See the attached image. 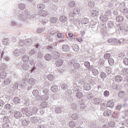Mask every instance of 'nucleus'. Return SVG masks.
<instances>
[{"mask_svg":"<svg viewBox=\"0 0 128 128\" xmlns=\"http://www.w3.org/2000/svg\"><path fill=\"white\" fill-rule=\"evenodd\" d=\"M46 30V28H39L37 30V32H38V34H40V32H44Z\"/></svg>","mask_w":128,"mask_h":128,"instance_id":"3c124183","label":"nucleus"},{"mask_svg":"<svg viewBox=\"0 0 128 128\" xmlns=\"http://www.w3.org/2000/svg\"><path fill=\"white\" fill-rule=\"evenodd\" d=\"M83 87L84 90H90V84L86 83L84 84Z\"/></svg>","mask_w":128,"mask_h":128,"instance_id":"6ab92c4d","label":"nucleus"},{"mask_svg":"<svg viewBox=\"0 0 128 128\" xmlns=\"http://www.w3.org/2000/svg\"><path fill=\"white\" fill-rule=\"evenodd\" d=\"M114 102L112 100H110L107 102V106L110 108H114Z\"/></svg>","mask_w":128,"mask_h":128,"instance_id":"5701e85b","label":"nucleus"},{"mask_svg":"<svg viewBox=\"0 0 128 128\" xmlns=\"http://www.w3.org/2000/svg\"><path fill=\"white\" fill-rule=\"evenodd\" d=\"M32 94L34 96H38V94H40V92L38 90H34L32 91Z\"/></svg>","mask_w":128,"mask_h":128,"instance_id":"c03bdc74","label":"nucleus"},{"mask_svg":"<svg viewBox=\"0 0 128 128\" xmlns=\"http://www.w3.org/2000/svg\"><path fill=\"white\" fill-rule=\"evenodd\" d=\"M26 14H28V11L25 10H20L19 12L17 14V16L21 20H26Z\"/></svg>","mask_w":128,"mask_h":128,"instance_id":"f257e3e1","label":"nucleus"},{"mask_svg":"<svg viewBox=\"0 0 128 128\" xmlns=\"http://www.w3.org/2000/svg\"><path fill=\"white\" fill-rule=\"evenodd\" d=\"M100 20L102 22H106L108 20V18L106 15H101L100 17Z\"/></svg>","mask_w":128,"mask_h":128,"instance_id":"4468645a","label":"nucleus"},{"mask_svg":"<svg viewBox=\"0 0 128 128\" xmlns=\"http://www.w3.org/2000/svg\"><path fill=\"white\" fill-rule=\"evenodd\" d=\"M46 52H52L54 48L52 46H48L46 48Z\"/></svg>","mask_w":128,"mask_h":128,"instance_id":"8fccbe9b","label":"nucleus"},{"mask_svg":"<svg viewBox=\"0 0 128 128\" xmlns=\"http://www.w3.org/2000/svg\"><path fill=\"white\" fill-rule=\"evenodd\" d=\"M26 50L24 49H16L15 51L14 52V54L15 56H18L20 54H24V52H25Z\"/></svg>","mask_w":128,"mask_h":128,"instance_id":"7ed1b4c3","label":"nucleus"},{"mask_svg":"<svg viewBox=\"0 0 128 128\" xmlns=\"http://www.w3.org/2000/svg\"><path fill=\"white\" fill-rule=\"evenodd\" d=\"M80 108L82 110H86V104H80Z\"/></svg>","mask_w":128,"mask_h":128,"instance_id":"338daca9","label":"nucleus"},{"mask_svg":"<svg viewBox=\"0 0 128 128\" xmlns=\"http://www.w3.org/2000/svg\"><path fill=\"white\" fill-rule=\"evenodd\" d=\"M18 8H20V10H26V5L24 4H18Z\"/></svg>","mask_w":128,"mask_h":128,"instance_id":"e433bc0d","label":"nucleus"},{"mask_svg":"<svg viewBox=\"0 0 128 128\" xmlns=\"http://www.w3.org/2000/svg\"><path fill=\"white\" fill-rule=\"evenodd\" d=\"M56 36H57V38H61L62 40L64 38V34H62V33H58L57 34Z\"/></svg>","mask_w":128,"mask_h":128,"instance_id":"864d4df0","label":"nucleus"},{"mask_svg":"<svg viewBox=\"0 0 128 128\" xmlns=\"http://www.w3.org/2000/svg\"><path fill=\"white\" fill-rule=\"evenodd\" d=\"M109 44H114V46H118V44L116 43V38H110L108 40Z\"/></svg>","mask_w":128,"mask_h":128,"instance_id":"f8f14e48","label":"nucleus"},{"mask_svg":"<svg viewBox=\"0 0 128 128\" xmlns=\"http://www.w3.org/2000/svg\"><path fill=\"white\" fill-rule=\"evenodd\" d=\"M64 64V60H58L56 62V66H60Z\"/></svg>","mask_w":128,"mask_h":128,"instance_id":"72a5a7b5","label":"nucleus"},{"mask_svg":"<svg viewBox=\"0 0 128 128\" xmlns=\"http://www.w3.org/2000/svg\"><path fill=\"white\" fill-rule=\"evenodd\" d=\"M18 88V83H14L10 86V90L11 92H16Z\"/></svg>","mask_w":128,"mask_h":128,"instance_id":"20e7f679","label":"nucleus"},{"mask_svg":"<svg viewBox=\"0 0 128 128\" xmlns=\"http://www.w3.org/2000/svg\"><path fill=\"white\" fill-rule=\"evenodd\" d=\"M102 98H95L92 100L93 104H96V106L102 104Z\"/></svg>","mask_w":128,"mask_h":128,"instance_id":"423d86ee","label":"nucleus"},{"mask_svg":"<svg viewBox=\"0 0 128 128\" xmlns=\"http://www.w3.org/2000/svg\"><path fill=\"white\" fill-rule=\"evenodd\" d=\"M28 58H30L28 56V54H25L24 56H22V60L24 62H26L28 61Z\"/></svg>","mask_w":128,"mask_h":128,"instance_id":"ea45409f","label":"nucleus"},{"mask_svg":"<svg viewBox=\"0 0 128 128\" xmlns=\"http://www.w3.org/2000/svg\"><path fill=\"white\" fill-rule=\"evenodd\" d=\"M52 58V55H50L49 54H46L44 56V58L46 60H50V59Z\"/></svg>","mask_w":128,"mask_h":128,"instance_id":"a18cd8bd","label":"nucleus"},{"mask_svg":"<svg viewBox=\"0 0 128 128\" xmlns=\"http://www.w3.org/2000/svg\"><path fill=\"white\" fill-rule=\"evenodd\" d=\"M4 108L8 110H10L12 108V106H10V104H7L4 106Z\"/></svg>","mask_w":128,"mask_h":128,"instance_id":"13d9d810","label":"nucleus"},{"mask_svg":"<svg viewBox=\"0 0 128 128\" xmlns=\"http://www.w3.org/2000/svg\"><path fill=\"white\" fill-rule=\"evenodd\" d=\"M100 78L104 80V78H106V74L104 72H102L100 74Z\"/></svg>","mask_w":128,"mask_h":128,"instance_id":"6e6d98bb","label":"nucleus"},{"mask_svg":"<svg viewBox=\"0 0 128 128\" xmlns=\"http://www.w3.org/2000/svg\"><path fill=\"white\" fill-rule=\"evenodd\" d=\"M82 24H88V20L86 18H84L81 21Z\"/></svg>","mask_w":128,"mask_h":128,"instance_id":"f704fd0d","label":"nucleus"},{"mask_svg":"<svg viewBox=\"0 0 128 128\" xmlns=\"http://www.w3.org/2000/svg\"><path fill=\"white\" fill-rule=\"evenodd\" d=\"M116 82H120L122 80V77L120 76H117L114 78Z\"/></svg>","mask_w":128,"mask_h":128,"instance_id":"aec40b11","label":"nucleus"},{"mask_svg":"<svg viewBox=\"0 0 128 128\" xmlns=\"http://www.w3.org/2000/svg\"><path fill=\"white\" fill-rule=\"evenodd\" d=\"M108 62L110 66H112V64H114V59L110 58L108 60Z\"/></svg>","mask_w":128,"mask_h":128,"instance_id":"4d7b16f0","label":"nucleus"},{"mask_svg":"<svg viewBox=\"0 0 128 128\" xmlns=\"http://www.w3.org/2000/svg\"><path fill=\"white\" fill-rule=\"evenodd\" d=\"M107 26L109 28H113L114 26V23L112 21H109L107 24Z\"/></svg>","mask_w":128,"mask_h":128,"instance_id":"412c9836","label":"nucleus"},{"mask_svg":"<svg viewBox=\"0 0 128 128\" xmlns=\"http://www.w3.org/2000/svg\"><path fill=\"white\" fill-rule=\"evenodd\" d=\"M106 24H101L100 26V32H104V30H106Z\"/></svg>","mask_w":128,"mask_h":128,"instance_id":"37998d69","label":"nucleus"},{"mask_svg":"<svg viewBox=\"0 0 128 128\" xmlns=\"http://www.w3.org/2000/svg\"><path fill=\"white\" fill-rule=\"evenodd\" d=\"M120 6H124V4H121L120 3L119 4V6L120 8V10L122 12V14H124V16H125L126 18L128 19V8H126V7H120Z\"/></svg>","mask_w":128,"mask_h":128,"instance_id":"f03ea898","label":"nucleus"},{"mask_svg":"<svg viewBox=\"0 0 128 128\" xmlns=\"http://www.w3.org/2000/svg\"><path fill=\"white\" fill-rule=\"evenodd\" d=\"M48 100V95L44 94L41 96V100L44 102L46 100Z\"/></svg>","mask_w":128,"mask_h":128,"instance_id":"c9c22d12","label":"nucleus"},{"mask_svg":"<svg viewBox=\"0 0 128 128\" xmlns=\"http://www.w3.org/2000/svg\"><path fill=\"white\" fill-rule=\"evenodd\" d=\"M126 39H122L121 38L120 40H116V44H117V46L118 45H120V44H126Z\"/></svg>","mask_w":128,"mask_h":128,"instance_id":"2eb2a0df","label":"nucleus"},{"mask_svg":"<svg viewBox=\"0 0 128 128\" xmlns=\"http://www.w3.org/2000/svg\"><path fill=\"white\" fill-rule=\"evenodd\" d=\"M20 98L18 97H15L13 99V102L15 104H20Z\"/></svg>","mask_w":128,"mask_h":128,"instance_id":"7c9ffc66","label":"nucleus"},{"mask_svg":"<svg viewBox=\"0 0 128 128\" xmlns=\"http://www.w3.org/2000/svg\"><path fill=\"white\" fill-rule=\"evenodd\" d=\"M28 64L25 63L22 66V69L23 70H28Z\"/></svg>","mask_w":128,"mask_h":128,"instance_id":"2f4dec72","label":"nucleus"},{"mask_svg":"<svg viewBox=\"0 0 128 128\" xmlns=\"http://www.w3.org/2000/svg\"><path fill=\"white\" fill-rule=\"evenodd\" d=\"M41 90L43 92L44 94H48V87L42 88Z\"/></svg>","mask_w":128,"mask_h":128,"instance_id":"09e8293b","label":"nucleus"},{"mask_svg":"<svg viewBox=\"0 0 128 128\" xmlns=\"http://www.w3.org/2000/svg\"><path fill=\"white\" fill-rule=\"evenodd\" d=\"M18 22H16V20H12L11 22V26H18Z\"/></svg>","mask_w":128,"mask_h":128,"instance_id":"e2e57ef3","label":"nucleus"},{"mask_svg":"<svg viewBox=\"0 0 128 128\" xmlns=\"http://www.w3.org/2000/svg\"><path fill=\"white\" fill-rule=\"evenodd\" d=\"M36 80H34L32 78L29 79L28 84H29L30 85V86H32H32H34V84H36Z\"/></svg>","mask_w":128,"mask_h":128,"instance_id":"dca6fc26","label":"nucleus"},{"mask_svg":"<svg viewBox=\"0 0 128 128\" xmlns=\"http://www.w3.org/2000/svg\"><path fill=\"white\" fill-rule=\"evenodd\" d=\"M91 14L92 16H98L100 14V13L98 12V10H93L91 12Z\"/></svg>","mask_w":128,"mask_h":128,"instance_id":"393cba45","label":"nucleus"},{"mask_svg":"<svg viewBox=\"0 0 128 128\" xmlns=\"http://www.w3.org/2000/svg\"><path fill=\"white\" fill-rule=\"evenodd\" d=\"M50 22L52 24H56L58 22V18L52 17L50 18Z\"/></svg>","mask_w":128,"mask_h":128,"instance_id":"79ce46f5","label":"nucleus"},{"mask_svg":"<svg viewBox=\"0 0 128 128\" xmlns=\"http://www.w3.org/2000/svg\"><path fill=\"white\" fill-rule=\"evenodd\" d=\"M36 53V49L34 48L30 51L29 54L30 56H32V54H34Z\"/></svg>","mask_w":128,"mask_h":128,"instance_id":"5fc2aeb1","label":"nucleus"},{"mask_svg":"<svg viewBox=\"0 0 128 128\" xmlns=\"http://www.w3.org/2000/svg\"><path fill=\"white\" fill-rule=\"evenodd\" d=\"M30 122L32 124H36L38 122V120L36 117H31L30 118Z\"/></svg>","mask_w":128,"mask_h":128,"instance_id":"cd10ccee","label":"nucleus"},{"mask_svg":"<svg viewBox=\"0 0 128 128\" xmlns=\"http://www.w3.org/2000/svg\"><path fill=\"white\" fill-rule=\"evenodd\" d=\"M73 12L75 14H80V9L79 8H74Z\"/></svg>","mask_w":128,"mask_h":128,"instance_id":"4c0bfd02","label":"nucleus"},{"mask_svg":"<svg viewBox=\"0 0 128 128\" xmlns=\"http://www.w3.org/2000/svg\"><path fill=\"white\" fill-rule=\"evenodd\" d=\"M8 42H10V40L8 38H4L2 41L3 44H8Z\"/></svg>","mask_w":128,"mask_h":128,"instance_id":"680f3d73","label":"nucleus"},{"mask_svg":"<svg viewBox=\"0 0 128 128\" xmlns=\"http://www.w3.org/2000/svg\"><path fill=\"white\" fill-rule=\"evenodd\" d=\"M82 96H84L82 95V92H78L76 94V98H79L80 100L82 98Z\"/></svg>","mask_w":128,"mask_h":128,"instance_id":"473e14b6","label":"nucleus"},{"mask_svg":"<svg viewBox=\"0 0 128 128\" xmlns=\"http://www.w3.org/2000/svg\"><path fill=\"white\" fill-rule=\"evenodd\" d=\"M112 116V111L108 110H106L104 112V116Z\"/></svg>","mask_w":128,"mask_h":128,"instance_id":"a211bd4d","label":"nucleus"},{"mask_svg":"<svg viewBox=\"0 0 128 128\" xmlns=\"http://www.w3.org/2000/svg\"><path fill=\"white\" fill-rule=\"evenodd\" d=\"M30 124V122L28 120H22V125L24 126H28Z\"/></svg>","mask_w":128,"mask_h":128,"instance_id":"a19ab883","label":"nucleus"},{"mask_svg":"<svg viewBox=\"0 0 128 128\" xmlns=\"http://www.w3.org/2000/svg\"><path fill=\"white\" fill-rule=\"evenodd\" d=\"M58 90V88L56 85H54L51 87V90L53 92H57Z\"/></svg>","mask_w":128,"mask_h":128,"instance_id":"58836bf2","label":"nucleus"},{"mask_svg":"<svg viewBox=\"0 0 128 128\" xmlns=\"http://www.w3.org/2000/svg\"><path fill=\"white\" fill-rule=\"evenodd\" d=\"M116 20L118 22H122L124 21V17L122 16L118 15L116 17Z\"/></svg>","mask_w":128,"mask_h":128,"instance_id":"a878e982","label":"nucleus"},{"mask_svg":"<svg viewBox=\"0 0 128 128\" xmlns=\"http://www.w3.org/2000/svg\"><path fill=\"white\" fill-rule=\"evenodd\" d=\"M89 70H91L92 72V74L95 76H98V70L96 68H94V67L92 66H90V68H89Z\"/></svg>","mask_w":128,"mask_h":128,"instance_id":"0eeeda50","label":"nucleus"},{"mask_svg":"<svg viewBox=\"0 0 128 128\" xmlns=\"http://www.w3.org/2000/svg\"><path fill=\"white\" fill-rule=\"evenodd\" d=\"M20 88H22L23 90L26 88V90H30L32 88V86H28L24 82H22L20 83Z\"/></svg>","mask_w":128,"mask_h":128,"instance_id":"39448f33","label":"nucleus"},{"mask_svg":"<svg viewBox=\"0 0 128 128\" xmlns=\"http://www.w3.org/2000/svg\"><path fill=\"white\" fill-rule=\"evenodd\" d=\"M0 78H6V72L4 71H2L0 73Z\"/></svg>","mask_w":128,"mask_h":128,"instance_id":"c85d7f7f","label":"nucleus"},{"mask_svg":"<svg viewBox=\"0 0 128 128\" xmlns=\"http://www.w3.org/2000/svg\"><path fill=\"white\" fill-rule=\"evenodd\" d=\"M86 96L88 98L89 100H92V97H93L92 94L91 93H90V92L87 93Z\"/></svg>","mask_w":128,"mask_h":128,"instance_id":"774afa93","label":"nucleus"},{"mask_svg":"<svg viewBox=\"0 0 128 128\" xmlns=\"http://www.w3.org/2000/svg\"><path fill=\"white\" fill-rule=\"evenodd\" d=\"M32 112L30 109L29 110H27V113H26V116H32Z\"/></svg>","mask_w":128,"mask_h":128,"instance_id":"052dcab7","label":"nucleus"},{"mask_svg":"<svg viewBox=\"0 0 128 128\" xmlns=\"http://www.w3.org/2000/svg\"><path fill=\"white\" fill-rule=\"evenodd\" d=\"M72 48L74 52H78V50H80V47H78V46L76 44H73Z\"/></svg>","mask_w":128,"mask_h":128,"instance_id":"bb28decb","label":"nucleus"},{"mask_svg":"<svg viewBox=\"0 0 128 128\" xmlns=\"http://www.w3.org/2000/svg\"><path fill=\"white\" fill-rule=\"evenodd\" d=\"M60 22H67L68 18L64 16H60Z\"/></svg>","mask_w":128,"mask_h":128,"instance_id":"c756f323","label":"nucleus"},{"mask_svg":"<svg viewBox=\"0 0 128 128\" xmlns=\"http://www.w3.org/2000/svg\"><path fill=\"white\" fill-rule=\"evenodd\" d=\"M12 82V80H10V78H6L4 80V86H9Z\"/></svg>","mask_w":128,"mask_h":128,"instance_id":"4be33fe9","label":"nucleus"},{"mask_svg":"<svg viewBox=\"0 0 128 128\" xmlns=\"http://www.w3.org/2000/svg\"><path fill=\"white\" fill-rule=\"evenodd\" d=\"M60 53L56 52H54L52 54L51 56L52 58H54V60H56V58H60Z\"/></svg>","mask_w":128,"mask_h":128,"instance_id":"9d476101","label":"nucleus"},{"mask_svg":"<svg viewBox=\"0 0 128 128\" xmlns=\"http://www.w3.org/2000/svg\"><path fill=\"white\" fill-rule=\"evenodd\" d=\"M71 64H73L74 68V70H78V68H80V64L74 62V60L71 61Z\"/></svg>","mask_w":128,"mask_h":128,"instance_id":"6e6552de","label":"nucleus"},{"mask_svg":"<svg viewBox=\"0 0 128 128\" xmlns=\"http://www.w3.org/2000/svg\"><path fill=\"white\" fill-rule=\"evenodd\" d=\"M88 6L89 8H94V0H89L88 2Z\"/></svg>","mask_w":128,"mask_h":128,"instance_id":"b1692460","label":"nucleus"},{"mask_svg":"<svg viewBox=\"0 0 128 128\" xmlns=\"http://www.w3.org/2000/svg\"><path fill=\"white\" fill-rule=\"evenodd\" d=\"M22 116V112H20L16 111L14 112V118H20Z\"/></svg>","mask_w":128,"mask_h":128,"instance_id":"9b49d317","label":"nucleus"},{"mask_svg":"<svg viewBox=\"0 0 128 128\" xmlns=\"http://www.w3.org/2000/svg\"><path fill=\"white\" fill-rule=\"evenodd\" d=\"M62 50L63 52H68L70 51V47L68 46V44H64L62 46Z\"/></svg>","mask_w":128,"mask_h":128,"instance_id":"ddd939ff","label":"nucleus"},{"mask_svg":"<svg viewBox=\"0 0 128 128\" xmlns=\"http://www.w3.org/2000/svg\"><path fill=\"white\" fill-rule=\"evenodd\" d=\"M68 6L70 8H74V6H76V2L74 1H70L68 3Z\"/></svg>","mask_w":128,"mask_h":128,"instance_id":"de8ad7c7","label":"nucleus"},{"mask_svg":"<svg viewBox=\"0 0 128 128\" xmlns=\"http://www.w3.org/2000/svg\"><path fill=\"white\" fill-rule=\"evenodd\" d=\"M70 118L72 119L76 120H78V114H71Z\"/></svg>","mask_w":128,"mask_h":128,"instance_id":"49530a36","label":"nucleus"},{"mask_svg":"<svg viewBox=\"0 0 128 128\" xmlns=\"http://www.w3.org/2000/svg\"><path fill=\"white\" fill-rule=\"evenodd\" d=\"M118 56L120 58H126V54L124 53V52L119 54H118Z\"/></svg>","mask_w":128,"mask_h":128,"instance_id":"bf43d9fd","label":"nucleus"},{"mask_svg":"<svg viewBox=\"0 0 128 128\" xmlns=\"http://www.w3.org/2000/svg\"><path fill=\"white\" fill-rule=\"evenodd\" d=\"M69 126H70V128H74V126H76V123H74V121H71L69 123Z\"/></svg>","mask_w":128,"mask_h":128,"instance_id":"0e129e2a","label":"nucleus"},{"mask_svg":"<svg viewBox=\"0 0 128 128\" xmlns=\"http://www.w3.org/2000/svg\"><path fill=\"white\" fill-rule=\"evenodd\" d=\"M4 122L5 123H8V122H10V120L8 119V116H4L2 118Z\"/></svg>","mask_w":128,"mask_h":128,"instance_id":"603ef678","label":"nucleus"},{"mask_svg":"<svg viewBox=\"0 0 128 128\" xmlns=\"http://www.w3.org/2000/svg\"><path fill=\"white\" fill-rule=\"evenodd\" d=\"M24 46H30L32 44V41L30 39H26L24 40Z\"/></svg>","mask_w":128,"mask_h":128,"instance_id":"f3484780","label":"nucleus"},{"mask_svg":"<svg viewBox=\"0 0 128 128\" xmlns=\"http://www.w3.org/2000/svg\"><path fill=\"white\" fill-rule=\"evenodd\" d=\"M123 64L125 66H128V59L126 58V57H125L123 60Z\"/></svg>","mask_w":128,"mask_h":128,"instance_id":"69168bd1","label":"nucleus"},{"mask_svg":"<svg viewBox=\"0 0 128 128\" xmlns=\"http://www.w3.org/2000/svg\"><path fill=\"white\" fill-rule=\"evenodd\" d=\"M39 14L41 16L46 18H48V12H46V11H44V10L40 11L39 12Z\"/></svg>","mask_w":128,"mask_h":128,"instance_id":"1a4fd4ad","label":"nucleus"}]
</instances>
